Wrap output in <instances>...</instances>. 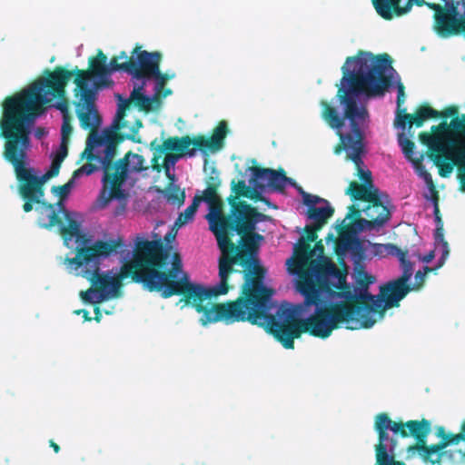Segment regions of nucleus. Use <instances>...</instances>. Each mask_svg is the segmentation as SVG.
<instances>
[{
    "instance_id": "nucleus-33",
    "label": "nucleus",
    "mask_w": 465,
    "mask_h": 465,
    "mask_svg": "<svg viewBox=\"0 0 465 465\" xmlns=\"http://www.w3.org/2000/svg\"><path fill=\"white\" fill-rule=\"evenodd\" d=\"M412 168L414 169L416 174L425 183H428L432 180V177L430 173L427 172L425 166L420 163V160H411L410 161Z\"/></svg>"
},
{
    "instance_id": "nucleus-23",
    "label": "nucleus",
    "mask_w": 465,
    "mask_h": 465,
    "mask_svg": "<svg viewBox=\"0 0 465 465\" xmlns=\"http://www.w3.org/2000/svg\"><path fill=\"white\" fill-rule=\"evenodd\" d=\"M67 144H68V142L61 140L59 146L55 149V151L52 154V156H53L52 163L50 165L49 170L45 173L39 174L34 169V174L40 183H45L50 178L56 176L58 174L61 164L68 153Z\"/></svg>"
},
{
    "instance_id": "nucleus-22",
    "label": "nucleus",
    "mask_w": 465,
    "mask_h": 465,
    "mask_svg": "<svg viewBox=\"0 0 465 465\" xmlns=\"http://www.w3.org/2000/svg\"><path fill=\"white\" fill-rule=\"evenodd\" d=\"M422 196L426 200V202L432 207V213L435 222L434 238L436 240V245L441 247L443 251V257L441 259L442 262L446 257L448 251L446 243L443 242V223L440 215L439 196L433 180H431L430 183L428 182L424 183Z\"/></svg>"
},
{
    "instance_id": "nucleus-46",
    "label": "nucleus",
    "mask_w": 465,
    "mask_h": 465,
    "mask_svg": "<svg viewBox=\"0 0 465 465\" xmlns=\"http://www.w3.org/2000/svg\"><path fill=\"white\" fill-rule=\"evenodd\" d=\"M54 451H55V452H57V451H58V450H59L58 446H57V445H54Z\"/></svg>"
},
{
    "instance_id": "nucleus-10",
    "label": "nucleus",
    "mask_w": 465,
    "mask_h": 465,
    "mask_svg": "<svg viewBox=\"0 0 465 465\" xmlns=\"http://www.w3.org/2000/svg\"><path fill=\"white\" fill-rule=\"evenodd\" d=\"M432 134H422L420 139L430 150L442 153L437 155L436 163L441 167L443 175L453 172L458 167V178L461 191L465 192V114L450 121L432 126Z\"/></svg>"
},
{
    "instance_id": "nucleus-17",
    "label": "nucleus",
    "mask_w": 465,
    "mask_h": 465,
    "mask_svg": "<svg viewBox=\"0 0 465 465\" xmlns=\"http://www.w3.org/2000/svg\"><path fill=\"white\" fill-rule=\"evenodd\" d=\"M299 189V194L306 208V223L312 229H321L332 217L334 209L326 199L308 193L302 188Z\"/></svg>"
},
{
    "instance_id": "nucleus-4",
    "label": "nucleus",
    "mask_w": 465,
    "mask_h": 465,
    "mask_svg": "<svg viewBox=\"0 0 465 465\" xmlns=\"http://www.w3.org/2000/svg\"><path fill=\"white\" fill-rule=\"evenodd\" d=\"M73 74L60 70L50 74V78H40L20 92L6 97L2 104L0 136L5 143L4 157L10 162L17 174V165L22 169L34 170L29 166L28 151L31 148L30 135L42 139L48 132L44 127H35L42 115V107L64 92Z\"/></svg>"
},
{
    "instance_id": "nucleus-16",
    "label": "nucleus",
    "mask_w": 465,
    "mask_h": 465,
    "mask_svg": "<svg viewBox=\"0 0 465 465\" xmlns=\"http://www.w3.org/2000/svg\"><path fill=\"white\" fill-rule=\"evenodd\" d=\"M445 4L446 14H438L433 30L442 38L465 31V0H441Z\"/></svg>"
},
{
    "instance_id": "nucleus-38",
    "label": "nucleus",
    "mask_w": 465,
    "mask_h": 465,
    "mask_svg": "<svg viewBox=\"0 0 465 465\" xmlns=\"http://www.w3.org/2000/svg\"><path fill=\"white\" fill-rule=\"evenodd\" d=\"M176 151V139L175 138H170L163 142L161 152H166V151Z\"/></svg>"
},
{
    "instance_id": "nucleus-1",
    "label": "nucleus",
    "mask_w": 465,
    "mask_h": 465,
    "mask_svg": "<svg viewBox=\"0 0 465 465\" xmlns=\"http://www.w3.org/2000/svg\"><path fill=\"white\" fill-rule=\"evenodd\" d=\"M153 240L144 234L136 236V254L128 266V271L136 270L137 281L150 292H158L162 297L187 292L190 302L199 312L202 325L217 322L232 323L250 322L263 328L283 346L284 335L275 312V302L272 295L260 296V286L245 299L232 303L213 304V298L228 292L227 278L233 265H239L250 273L258 272V251L264 238L261 234L245 235L233 257H220L219 282L213 285H202L190 282L183 269L180 255L173 251L172 242L175 235L173 230L165 236V246L160 235L153 233Z\"/></svg>"
},
{
    "instance_id": "nucleus-14",
    "label": "nucleus",
    "mask_w": 465,
    "mask_h": 465,
    "mask_svg": "<svg viewBox=\"0 0 465 465\" xmlns=\"http://www.w3.org/2000/svg\"><path fill=\"white\" fill-rule=\"evenodd\" d=\"M352 264L353 272L351 277L353 279V290L342 291L337 295L345 300L355 299L371 302V306L367 307L372 309L375 313L381 314V321L387 310L399 306V302L403 299L405 290L401 287V284H399V289H393L387 292L385 291L387 287L386 282L380 286L379 294H371L369 288L375 283L376 278L366 270L364 260L357 261L356 262H352Z\"/></svg>"
},
{
    "instance_id": "nucleus-20",
    "label": "nucleus",
    "mask_w": 465,
    "mask_h": 465,
    "mask_svg": "<svg viewBox=\"0 0 465 465\" xmlns=\"http://www.w3.org/2000/svg\"><path fill=\"white\" fill-rule=\"evenodd\" d=\"M367 232L366 231H359L356 223L353 222L348 226L347 230L342 232L338 240V252L343 257L351 258L352 262L364 260V252L362 243L359 238V234Z\"/></svg>"
},
{
    "instance_id": "nucleus-21",
    "label": "nucleus",
    "mask_w": 465,
    "mask_h": 465,
    "mask_svg": "<svg viewBox=\"0 0 465 465\" xmlns=\"http://www.w3.org/2000/svg\"><path fill=\"white\" fill-rule=\"evenodd\" d=\"M226 123L222 122L214 130L210 138L198 137L192 140L189 136H183L176 139V151H184L191 144L206 148L209 153H215L223 146V140L226 135Z\"/></svg>"
},
{
    "instance_id": "nucleus-24",
    "label": "nucleus",
    "mask_w": 465,
    "mask_h": 465,
    "mask_svg": "<svg viewBox=\"0 0 465 465\" xmlns=\"http://www.w3.org/2000/svg\"><path fill=\"white\" fill-rule=\"evenodd\" d=\"M252 176L249 179V187L256 194L265 193L266 189L269 187L267 169L254 167L252 169Z\"/></svg>"
},
{
    "instance_id": "nucleus-36",
    "label": "nucleus",
    "mask_w": 465,
    "mask_h": 465,
    "mask_svg": "<svg viewBox=\"0 0 465 465\" xmlns=\"http://www.w3.org/2000/svg\"><path fill=\"white\" fill-rule=\"evenodd\" d=\"M440 117L442 118H450V117H453V119L457 118L458 117V108L456 106H450V107H447L445 108L443 111L441 112H439ZM464 114L461 115V117L463 116ZM459 118H460V116H459Z\"/></svg>"
},
{
    "instance_id": "nucleus-34",
    "label": "nucleus",
    "mask_w": 465,
    "mask_h": 465,
    "mask_svg": "<svg viewBox=\"0 0 465 465\" xmlns=\"http://www.w3.org/2000/svg\"><path fill=\"white\" fill-rule=\"evenodd\" d=\"M72 126L69 123V118L63 119V124L61 126V140L68 142L69 136L72 134Z\"/></svg>"
},
{
    "instance_id": "nucleus-8",
    "label": "nucleus",
    "mask_w": 465,
    "mask_h": 465,
    "mask_svg": "<svg viewBox=\"0 0 465 465\" xmlns=\"http://www.w3.org/2000/svg\"><path fill=\"white\" fill-rule=\"evenodd\" d=\"M342 145L348 158L355 163L359 178L363 183L362 185H360L352 182L347 189V194L352 198L354 203L348 207L344 221L351 219L356 214H365L370 220L356 219L354 221L356 228L372 234H382L392 215L390 199L388 195L381 193L372 183L371 173L362 161L365 149L351 146L348 139Z\"/></svg>"
},
{
    "instance_id": "nucleus-11",
    "label": "nucleus",
    "mask_w": 465,
    "mask_h": 465,
    "mask_svg": "<svg viewBox=\"0 0 465 465\" xmlns=\"http://www.w3.org/2000/svg\"><path fill=\"white\" fill-rule=\"evenodd\" d=\"M144 159L138 154L129 153L123 159L103 170V188L96 199L97 208L104 209L113 201H116L114 216L123 215L127 205L129 190L134 186L136 176L145 168Z\"/></svg>"
},
{
    "instance_id": "nucleus-25",
    "label": "nucleus",
    "mask_w": 465,
    "mask_h": 465,
    "mask_svg": "<svg viewBox=\"0 0 465 465\" xmlns=\"http://www.w3.org/2000/svg\"><path fill=\"white\" fill-rule=\"evenodd\" d=\"M431 271H433L432 268L428 265L424 266L421 270H419L414 275V283L412 285L410 283V280L411 278V276H410L401 286L405 290L403 298H405V296L411 291H420L423 286L427 273Z\"/></svg>"
},
{
    "instance_id": "nucleus-37",
    "label": "nucleus",
    "mask_w": 465,
    "mask_h": 465,
    "mask_svg": "<svg viewBox=\"0 0 465 465\" xmlns=\"http://www.w3.org/2000/svg\"><path fill=\"white\" fill-rule=\"evenodd\" d=\"M207 152H209V151L203 147V149L193 148V149L188 150L185 153L181 154V155H182V158H193V157H195L198 154V153H201L203 155H206Z\"/></svg>"
},
{
    "instance_id": "nucleus-2",
    "label": "nucleus",
    "mask_w": 465,
    "mask_h": 465,
    "mask_svg": "<svg viewBox=\"0 0 465 465\" xmlns=\"http://www.w3.org/2000/svg\"><path fill=\"white\" fill-rule=\"evenodd\" d=\"M19 194L25 201L23 206L28 213L35 209L38 213L37 223L41 228L58 226L64 244L76 252L73 258L64 261L69 273L82 276L92 282L80 295L84 302L92 304L109 301L119 296L122 286L121 275L128 272V266L136 254V239L134 245L121 240L104 242L95 240L83 228V216L68 212L60 201L56 207L44 200L42 186L34 174V170L22 169L17 165Z\"/></svg>"
},
{
    "instance_id": "nucleus-31",
    "label": "nucleus",
    "mask_w": 465,
    "mask_h": 465,
    "mask_svg": "<svg viewBox=\"0 0 465 465\" xmlns=\"http://www.w3.org/2000/svg\"><path fill=\"white\" fill-rule=\"evenodd\" d=\"M318 229L311 228L310 226H308V223H306V227H305L306 235L302 233V230H299L298 232L300 234V237H299L297 242L293 246L294 247L298 246L301 249L306 250L307 246H309L306 242L307 241L314 242L316 240L315 232Z\"/></svg>"
},
{
    "instance_id": "nucleus-44",
    "label": "nucleus",
    "mask_w": 465,
    "mask_h": 465,
    "mask_svg": "<svg viewBox=\"0 0 465 465\" xmlns=\"http://www.w3.org/2000/svg\"><path fill=\"white\" fill-rule=\"evenodd\" d=\"M94 312H95V314H96L95 320L99 322V320H100V318H99V315H100L99 309H98V308H96V309L94 310Z\"/></svg>"
},
{
    "instance_id": "nucleus-19",
    "label": "nucleus",
    "mask_w": 465,
    "mask_h": 465,
    "mask_svg": "<svg viewBox=\"0 0 465 465\" xmlns=\"http://www.w3.org/2000/svg\"><path fill=\"white\" fill-rule=\"evenodd\" d=\"M372 4L377 14L383 19L391 20L394 16H401L408 14L413 5H428L436 13L434 15V24L438 14H444L440 5L430 4L425 0H408L404 5H401V0H372Z\"/></svg>"
},
{
    "instance_id": "nucleus-45",
    "label": "nucleus",
    "mask_w": 465,
    "mask_h": 465,
    "mask_svg": "<svg viewBox=\"0 0 465 465\" xmlns=\"http://www.w3.org/2000/svg\"><path fill=\"white\" fill-rule=\"evenodd\" d=\"M294 262L293 259L292 258H289L287 261H286V264L289 266L291 264H292Z\"/></svg>"
},
{
    "instance_id": "nucleus-40",
    "label": "nucleus",
    "mask_w": 465,
    "mask_h": 465,
    "mask_svg": "<svg viewBox=\"0 0 465 465\" xmlns=\"http://www.w3.org/2000/svg\"><path fill=\"white\" fill-rule=\"evenodd\" d=\"M287 186H292L296 189L297 193H299V188H302L299 186L292 178L287 177V181H284V188Z\"/></svg>"
},
{
    "instance_id": "nucleus-39",
    "label": "nucleus",
    "mask_w": 465,
    "mask_h": 465,
    "mask_svg": "<svg viewBox=\"0 0 465 465\" xmlns=\"http://www.w3.org/2000/svg\"><path fill=\"white\" fill-rule=\"evenodd\" d=\"M53 106L62 113L63 119H64V117L69 118L68 108L64 103L57 102Z\"/></svg>"
},
{
    "instance_id": "nucleus-12",
    "label": "nucleus",
    "mask_w": 465,
    "mask_h": 465,
    "mask_svg": "<svg viewBox=\"0 0 465 465\" xmlns=\"http://www.w3.org/2000/svg\"><path fill=\"white\" fill-rule=\"evenodd\" d=\"M381 314L375 313L372 309L368 307H354L343 304L336 306L333 312H330L329 306L327 305V310L314 320L308 321L303 318L297 320L296 322L298 323L300 332L293 341L299 338L303 331L302 322L307 323L308 327L306 330L312 335L321 339H327L341 323L350 330L370 329L377 322L381 321Z\"/></svg>"
},
{
    "instance_id": "nucleus-43",
    "label": "nucleus",
    "mask_w": 465,
    "mask_h": 465,
    "mask_svg": "<svg viewBox=\"0 0 465 465\" xmlns=\"http://www.w3.org/2000/svg\"><path fill=\"white\" fill-rule=\"evenodd\" d=\"M127 54L125 52H121L120 54L116 57L117 60L127 59Z\"/></svg>"
},
{
    "instance_id": "nucleus-9",
    "label": "nucleus",
    "mask_w": 465,
    "mask_h": 465,
    "mask_svg": "<svg viewBox=\"0 0 465 465\" xmlns=\"http://www.w3.org/2000/svg\"><path fill=\"white\" fill-rule=\"evenodd\" d=\"M205 203L208 206V213L205 218L209 223L210 230L216 237L218 246L222 252L221 257H233L238 246L230 244L227 237L229 221L226 220L217 205L215 204V194L210 188L204 190L203 196L195 195L192 203L179 214L175 221V225L183 227L191 223L195 216L200 204ZM265 216L262 213H254L253 210L245 204L233 206L229 217L230 223L233 230L241 234L253 235L252 232L255 230L258 223L262 222ZM243 235L242 236V238Z\"/></svg>"
},
{
    "instance_id": "nucleus-26",
    "label": "nucleus",
    "mask_w": 465,
    "mask_h": 465,
    "mask_svg": "<svg viewBox=\"0 0 465 465\" xmlns=\"http://www.w3.org/2000/svg\"><path fill=\"white\" fill-rule=\"evenodd\" d=\"M433 240H434V249L432 251H430L425 255H420L419 256V260L420 262H422L423 263H425V264H429L435 258L436 253H440V256L436 265L434 267H431L432 270L436 271V270L441 268L444 265V263L446 262V261H447V259L449 257V254H450V248H449L448 242L443 238V242L446 243V246H447V251H448L447 252L448 253H447L446 257L444 258V260L441 262V259L443 257V251H442L441 247L436 245V240H435L434 237H433Z\"/></svg>"
},
{
    "instance_id": "nucleus-42",
    "label": "nucleus",
    "mask_w": 465,
    "mask_h": 465,
    "mask_svg": "<svg viewBox=\"0 0 465 465\" xmlns=\"http://www.w3.org/2000/svg\"><path fill=\"white\" fill-rule=\"evenodd\" d=\"M75 313L83 315V317L84 318L85 321H90L91 320V318L89 317L88 312L85 311V310L76 311Z\"/></svg>"
},
{
    "instance_id": "nucleus-32",
    "label": "nucleus",
    "mask_w": 465,
    "mask_h": 465,
    "mask_svg": "<svg viewBox=\"0 0 465 465\" xmlns=\"http://www.w3.org/2000/svg\"><path fill=\"white\" fill-rule=\"evenodd\" d=\"M166 200L170 204L180 206L184 200V193L174 185L170 186L166 191Z\"/></svg>"
},
{
    "instance_id": "nucleus-6",
    "label": "nucleus",
    "mask_w": 465,
    "mask_h": 465,
    "mask_svg": "<svg viewBox=\"0 0 465 465\" xmlns=\"http://www.w3.org/2000/svg\"><path fill=\"white\" fill-rule=\"evenodd\" d=\"M297 274L294 280V287L299 292L303 302L301 303H292L283 302L278 304L275 302V312L280 321L283 335V348L293 349V339L300 332L298 323L299 318L308 321L314 320L327 310V304L330 302H341V299L337 294L341 292H333L323 290L317 287L315 282L330 288H341L345 282V277L341 271L325 256L312 261L307 272Z\"/></svg>"
},
{
    "instance_id": "nucleus-35",
    "label": "nucleus",
    "mask_w": 465,
    "mask_h": 465,
    "mask_svg": "<svg viewBox=\"0 0 465 465\" xmlns=\"http://www.w3.org/2000/svg\"><path fill=\"white\" fill-rule=\"evenodd\" d=\"M180 159H182L181 154L167 153L164 157L163 167L175 169V164Z\"/></svg>"
},
{
    "instance_id": "nucleus-27",
    "label": "nucleus",
    "mask_w": 465,
    "mask_h": 465,
    "mask_svg": "<svg viewBox=\"0 0 465 465\" xmlns=\"http://www.w3.org/2000/svg\"><path fill=\"white\" fill-rule=\"evenodd\" d=\"M439 111L431 107L421 106L417 110L415 117L411 115V120L413 122V124H416L417 126H421L423 121L431 117H439Z\"/></svg>"
},
{
    "instance_id": "nucleus-29",
    "label": "nucleus",
    "mask_w": 465,
    "mask_h": 465,
    "mask_svg": "<svg viewBox=\"0 0 465 465\" xmlns=\"http://www.w3.org/2000/svg\"><path fill=\"white\" fill-rule=\"evenodd\" d=\"M267 174L269 187H273L276 190L284 189V181H287V176L271 169H267Z\"/></svg>"
},
{
    "instance_id": "nucleus-28",
    "label": "nucleus",
    "mask_w": 465,
    "mask_h": 465,
    "mask_svg": "<svg viewBox=\"0 0 465 465\" xmlns=\"http://www.w3.org/2000/svg\"><path fill=\"white\" fill-rule=\"evenodd\" d=\"M117 98V111L115 117L112 124V129L118 130L121 128V121L124 118V111L129 105L130 101L120 94L116 95Z\"/></svg>"
},
{
    "instance_id": "nucleus-7",
    "label": "nucleus",
    "mask_w": 465,
    "mask_h": 465,
    "mask_svg": "<svg viewBox=\"0 0 465 465\" xmlns=\"http://www.w3.org/2000/svg\"><path fill=\"white\" fill-rule=\"evenodd\" d=\"M144 50L141 47H135L132 53L130 61L118 64L117 58H113L107 63V57L103 52L91 61V71H82L74 79L75 96V113L80 123V126L85 130H96L103 124L102 116L96 106L98 92L103 89L110 88L114 85L112 74L115 72H125L130 76V82L133 85L130 97L136 101L137 93L142 89L143 80L142 78V66L139 59Z\"/></svg>"
},
{
    "instance_id": "nucleus-15",
    "label": "nucleus",
    "mask_w": 465,
    "mask_h": 465,
    "mask_svg": "<svg viewBox=\"0 0 465 465\" xmlns=\"http://www.w3.org/2000/svg\"><path fill=\"white\" fill-rule=\"evenodd\" d=\"M161 59L162 54L158 51H143L139 59L140 64L143 65L141 75L144 83L137 93L135 103L147 112L155 111L161 107L162 98L171 94V91L164 89V86L169 80L175 77V73L173 71L161 73Z\"/></svg>"
},
{
    "instance_id": "nucleus-18",
    "label": "nucleus",
    "mask_w": 465,
    "mask_h": 465,
    "mask_svg": "<svg viewBox=\"0 0 465 465\" xmlns=\"http://www.w3.org/2000/svg\"><path fill=\"white\" fill-rule=\"evenodd\" d=\"M370 252L372 255L378 256L381 258L387 256H395L399 262L400 268L401 270V275L394 280L389 281L387 282V287L385 291L388 292L392 291L393 289L397 290L400 287L397 286L399 284L403 285L406 280L413 275V264L412 262L406 258L405 252H403L400 248L392 243H374L370 242Z\"/></svg>"
},
{
    "instance_id": "nucleus-5",
    "label": "nucleus",
    "mask_w": 465,
    "mask_h": 465,
    "mask_svg": "<svg viewBox=\"0 0 465 465\" xmlns=\"http://www.w3.org/2000/svg\"><path fill=\"white\" fill-rule=\"evenodd\" d=\"M379 436L375 445L376 465H404L395 460L396 437L412 436L419 443L408 450L410 457L418 458L424 465H465V421L457 432L442 425L433 428L435 443L427 444L431 430L428 420H411L406 423L392 421L387 414L380 413L373 425Z\"/></svg>"
},
{
    "instance_id": "nucleus-13",
    "label": "nucleus",
    "mask_w": 465,
    "mask_h": 465,
    "mask_svg": "<svg viewBox=\"0 0 465 465\" xmlns=\"http://www.w3.org/2000/svg\"><path fill=\"white\" fill-rule=\"evenodd\" d=\"M86 140V146L82 153V158L89 163L83 164L75 170L69 181L63 186L57 188V194L62 199L66 198L72 189L78 183L83 176H89L95 172H103L109 166L115 155V143L109 129L96 132L92 130Z\"/></svg>"
},
{
    "instance_id": "nucleus-3",
    "label": "nucleus",
    "mask_w": 465,
    "mask_h": 465,
    "mask_svg": "<svg viewBox=\"0 0 465 465\" xmlns=\"http://www.w3.org/2000/svg\"><path fill=\"white\" fill-rule=\"evenodd\" d=\"M341 71L337 94L330 103L321 102V115L335 130L342 144L348 139L351 146L365 149L364 130L370 124L368 103L383 98L391 88L397 90L396 128L404 131L407 124L412 127L411 114L401 108L404 88L389 54L360 50L345 59Z\"/></svg>"
},
{
    "instance_id": "nucleus-30",
    "label": "nucleus",
    "mask_w": 465,
    "mask_h": 465,
    "mask_svg": "<svg viewBox=\"0 0 465 465\" xmlns=\"http://www.w3.org/2000/svg\"><path fill=\"white\" fill-rule=\"evenodd\" d=\"M398 143H399V145H400L405 158L409 162L413 160L412 156L414 154V152H413L414 143L411 141H410L408 139V137L403 133H401L398 134Z\"/></svg>"
},
{
    "instance_id": "nucleus-41",
    "label": "nucleus",
    "mask_w": 465,
    "mask_h": 465,
    "mask_svg": "<svg viewBox=\"0 0 465 465\" xmlns=\"http://www.w3.org/2000/svg\"><path fill=\"white\" fill-rule=\"evenodd\" d=\"M165 169V173H166V176L172 181V182H174L175 181V169L174 168H168V167H164Z\"/></svg>"
}]
</instances>
